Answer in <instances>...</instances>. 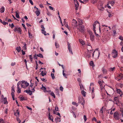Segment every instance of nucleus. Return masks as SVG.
<instances>
[{
	"instance_id": "nucleus-15",
	"label": "nucleus",
	"mask_w": 123,
	"mask_h": 123,
	"mask_svg": "<svg viewBox=\"0 0 123 123\" xmlns=\"http://www.w3.org/2000/svg\"><path fill=\"white\" fill-rule=\"evenodd\" d=\"M14 115L17 116V115L18 116H19V111L18 109L16 110V112H14Z\"/></svg>"
},
{
	"instance_id": "nucleus-36",
	"label": "nucleus",
	"mask_w": 123,
	"mask_h": 123,
	"mask_svg": "<svg viewBox=\"0 0 123 123\" xmlns=\"http://www.w3.org/2000/svg\"><path fill=\"white\" fill-rule=\"evenodd\" d=\"M46 73H44L43 72V71H41V75L42 76H44V75H46Z\"/></svg>"
},
{
	"instance_id": "nucleus-55",
	"label": "nucleus",
	"mask_w": 123,
	"mask_h": 123,
	"mask_svg": "<svg viewBox=\"0 0 123 123\" xmlns=\"http://www.w3.org/2000/svg\"><path fill=\"white\" fill-rule=\"evenodd\" d=\"M115 110V109L114 108L113 109H112L111 110V111L110 112V114L112 115L113 113V112H112L113 111H114Z\"/></svg>"
},
{
	"instance_id": "nucleus-22",
	"label": "nucleus",
	"mask_w": 123,
	"mask_h": 123,
	"mask_svg": "<svg viewBox=\"0 0 123 123\" xmlns=\"http://www.w3.org/2000/svg\"><path fill=\"white\" fill-rule=\"evenodd\" d=\"M16 49L18 52H19L21 50V48L20 46L17 47L16 48Z\"/></svg>"
},
{
	"instance_id": "nucleus-27",
	"label": "nucleus",
	"mask_w": 123,
	"mask_h": 123,
	"mask_svg": "<svg viewBox=\"0 0 123 123\" xmlns=\"http://www.w3.org/2000/svg\"><path fill=\"white\" fill-rule=\"evenodd\" d=\"M35 13L37 16H38L40 14V12L39 11L37 10L36 11Z\"/></svg>"
},
{
	"instance_id": "nucleus-30",
	"label": "nucleus",
	"mask_w": 123,
	"mask_h": 123,
	"mask_svg": "<svg viewBox=\"0 0 123 123\" xmlns=\"http://www.w3.org/2000/svg\"><path fill=\"white\" fill-rule=\"evenodd\" d=\"M37 56H38L41 58H43V56L42 54H41L39 53L37 55Z\"/></svg>"
},
{
	"instance_id": "nucleus-23",
	"label": "nucleus",
	"mask_w": 123,
	"mask_h": 123,
	"mask_svg": "<svg viewBox=\"0 0 123 123\" xmlns=\"http://www.w3.org/2000/svg\"><path fill=\"white\" fill-rule=\"evenodd\" d=\"M94 88L93 87L92 88V98H94Z\"/></svg>"
},
{
	"instance_id": "nucleus-41",
	"label": "nucleus",
	"mask_w": 123,
	"mask_h": 123,
	"mask_svg": "<svg viewBox=\"0 0 123 123\" xmlns=\"http://www.w3.org/2000/svg\"><path fill=\"white\" fill-rule=\"evenodd\" d=\"M115 68V67L113 68H109V71H113L114 70V69Z\"/></svg>"
},
{
	"instance_id": "nucleus-45",
	"label": "nucleus",
	"mask_w": 123,
	"mask_h": 123,
	"mask_svg": "<svg viewBox=\"0 0 123 123\" xmlns=\"http://www.w3.org/2000/svg\"><path fill=\"white\" fill-rule=\"evenodd\" d=\"M17 88V92L18 93H20L21 92V90L20 88Z\"/></svg>"
},
{
	"instance_id": "nucleus-11",
	"label": "nucleus",
	"mask_w": 123,
	"mask_h": 123,
	"mask_svg": "<svg viewBox=\"0 0 123 123\" xmlns=\"http://www.w3.org/2000/svg\"><path fill=\"white\" fill-rule=\"evenodd\" d=\"M24 91V92H25L27 93L30 95H31L32 94V93L31 92V91L30 89H29L28 90H25Z\"/></svg>"
},
{
	"instance_id": "nucleus-13",
	"label": "nucleus",
	"mask_w": 123,
	"mask_h": 123,
	"mask_svg": "<svg viewBox=\"0 0 123 123\" xmlns=\"http://www.w3.org/2000/svg\"><path fill=\"white\" fill-rule=\"evenodd\" d=\"M114 100L115 101L116 104H117L119 102L118 98L117 97H115L114 98Z\"/></svg>"
},
{
	"instance_id": "nucleus-3",
	"label": "nucleus",
	"mask_w": 123,
	"mask_h": 123,
	"mask_svg": "<svg viewBox=\"0 0 123 123\" xmlns=\"http://www.w3.org/2000/svg\"><path fill=\"white\" fill-rule=\"evenodd\" d=\"M97 23L99 24L98 22V21H96L94 22V24L93 25V30L94 31V33L96 36H98V34H96L95 29L96 28V24H97Z\"/></svg>"
},
{
	"instance_id": "nucleus-48",
	"label": "nucleus",
	"mask_w": 123,
	"mask_h": 123,
	"mask_svg": "<svg viewBox=\"0 0 123 123\" xmlns=\"http://www.w3.org/2000/svg\"><path fill=\"white\" fill-rule=\"evenodd\" d=\"M72 103L73 105H76V106H77L78 105L77 103H76V102H73Z\"/></svg>"
},
{
	"instance_id": "nucleus-16",
	"label": "nucleus",
	"mask_w": 123,
	"mask_h": 123,
	"mask_svg": "<svg viewBox=\"0 0 123 123\" xmlns=\"http://www.w3.org/2000/svg\"><path fill=\"white\" fill-rule=\"evenodd\" d=\"M19 98L21 100H27V98L26 97H25L23 96H20Z\"/></svg>"
},
{
	"instance_id": "nucleus-4",
	"label": "nucleus",
	"mask_w": 123,
	"mask_h": 123,
	"mask_svg": "<svg viewBox=\"0 0 123 123\" xmlns=\"http://www.w3.org/2000/svg\"><path fill=\"white\" fill-rule=\"evenodd\" d=\"M114 117L115 119L118 120L119 118V114L117 111L115 112L114 114Z\"/></svg>"
},
{
	"instance_id": "nucleus-2",
	"label": "nucleus",
	"mask_w": 123,
	"mask_h": 123,
	"mask_svg": "<svg viewBox=\"0 0 123 123\" xmlns=\"http://www.w3.org/2000/svg\"><path fill=\"white\" fill-rule=\"evenodd\" d=\"M21 82L22 83L21 84V86L23 88H25L26 87H27L29 85V83L26 81L23 80Z\"/></svg>"
},
{
	"instance_id": "nucleus-25",
	"label": "nucleus",
	"mask_w": 123,
	"mask_h": 123,
	"mask_svg": "<svg viewBox=\"0 0 123 123\" xmlns=\"http://www.w3.org/2000/svg\"><path fill=\"white\" fill-rule=\"evenodd\" d=\"M79 41L80 43L82 45H83L85 44V42L84 41H83L82 39H79Z\"/></svg>"
},
{
	"instance_id": "nucleus-57",
	"label": "nucleus",
	"mask_w": 123,
	"mask_h": 123,
	"mask_svg": "<svg viewBox=\"0 0 123 123\" xmlns=\"http://www.w3.org/2000/svg\"><path fill=\"white\" fill-rule=\"evenodd\" d=\"M37 55L36 54H35V55H34L33 56V57L34 58H35V59H37Z\"/></svg>"
},
{
	"instance_id": "nucleus-51",
	"label": "nucleus",
	"mask_w": 123,
	"mask_h": 123,
	"mask_svg": "<svg viewBox=\"0 0 123 123\" xmlns=\"http://www.w3.org/2000/svg\"><path fill=\"white\" fill-rule=\"evenodd\" d=\"M57 117V119H56L57 121L58 122H60L61 120H60V118L58 117Z\"/></svg>"
},
{
	"instance_id": "nucleus-47",
	"label": "nucleus",
	"mask_w": 123,
	"mask_h": 123,
	"mask_svg": "<svg viewBox=\"0 0 123 123\" xmlns=\"http://www.w3.org/2000/svg\"><path fill=\"white\" fill-rule=\"evenodd\" d=\"M106 92L107 95L109 96L110 97H111V95L113 94V93H110V92H109V93L110 94H109L107 92Z\"/></svg>"
},
{
	"instance_id": "nucleus-59",
	"label": "nucleus",
	"mask_w": 123,
	"mask_h": 123,
	"mask_svg": "<svg viewBox=\"0 0 123 123\" xmlns=\"http://www.w3.org/2000/svg\"><path fill=\"white\" fill-rule=\"evenodd\" d=\"M28 34L29 37H32V34H31L29 32V31L28 32Z\"/></svg>"
},
{
	"instance_id": "nucleus-24",
	"label": "nucleus",
	"mask_w": 123,
	"mask_h": 123,
	"mask_svg": "<svg viewBox=\"0 0 123 123\" xmlns=\"http://www.w3.org/2000/svg\"><path fill=\"white\" fill-rule=\"evenodd\" d=\"M7 98H4L3 102V103L4 104H7V102L6 100Z\"/></svg>"
},
{
	"instance_id": "nucleus-40",
	"label": "nucleus",
	"mask_w": 123,
	"mask_h": 123,
	"mask_svg": "<svg viewBox=\"0 0 123 123\" xmlns=\"http://www.w3.org/2000/svg\"><path fill=\"white\" fill-rule=\"evenodd\" d=\"M42 31V33L43 34H44L45 35H46L47 34H46V32L44 31V30H41Z\"/></svg>"
},
{
	"instance_id": "nucleus-49",
	"label": "nucleus",
	"mask_w": 123,
	"mask_h": 123,
	"mask_svg": "<svg viewBox=\"0 0 123 123\" xmlns=\"http://www.w3.org/2000/svg\"><path fill=\"white\" fill-rule=\"evenodd\" d=\"M0 123H5L4 121L2 118L0 119Z\"/></svg>"
},
{
	"instance_id": "nucleus-17",
	"label": "nucleus",
	"mask_w": 123,
	"mask_h": 123,
	"mask_svg": "<svg viewBox=\"0 0 123 123\" xmlns=\"http://www.w3.org/2000/svg\"><path fill=\"white\" fill-rule=\"evenodd\" d=\"M103 82H104L103 81H99L98 82V83L101 86V89L103 88V86H102V84Z\"/></svg>"
},
{
	"instance_id": "nucleus-29",
	"label": "nucleus",
	"mask_w": 123,
	"mask_h": 123,
	"mask_svg": "<svg viewBox=\"0 0 123 123\" xmlns=\"http://www.w3.org/2000/svg\"><path fill=\"white\" fill-rule=\"evenodd\" d=\"M87 48V50L89 51H91L92 49V47L90 45H88Z\"/></svg>"
},
{
	"instance_id": "nucleus-6",
	"label": "nucleus",
	"mask_w": 123,
	"mask_h": 123,
	"mask_svg": "<svg viewBox=\"0 0 123 123\" xmlns=\"http://www.w3.org/2000/svg\"><path fill=\"white\" fill-rule=\"evenodd\" d=\"M14 31H17L20 34H21L22 31L20 27L18 28L15 27L14 29Z\"/></svg>"
},
{
	"instance_id": "nucleus-12",
	"label": "nucleus",
	"mask_w": 123,
	"mask_h": 123,
	"mask_svg": "<svg viewBox=\"0 0 123 123\" xmlns=\"http://www.w3.org/2000/svg\"><path fill=\"white\" fill-rule=\"evenodd\" d=\"M122 78V77L120 75H119L117 77L115 78V79H116L118 81L120 80Z\"/></svg>"
},
{
	"instance_id": "nucleus-64",
	"label": "nucleus",
	"mask_w": 123,
	"mask_h": 123,
	"mask_svg": "<svg viewBox=\"0 0 123 123\" xmlns=\"http://www.w3.org/2000/svg\"><path fill=\"white\" fill-rule=\"evenodd\" d=\"M49 9L52 10H54V8L51 6H49Z\"/></svg>"
},
{
	"instance_id": "nucleus-19",
	"label": "nucleus",
	"mask_w": 123,
	"mask_h": 123,
	"mask_svg": "<svg viewBox=\"0 0 123 123\" xmlns=\"http://www.w3.org/2000/svg\"><path fill=\"white\" fill-rule=\"evenodd\" d=\"M102 71L104 74H106L107 72L106 70L104 68H103L102 69Z\"/></svg>"
},
{
	"instance_id": "nucleus-28",
	"label": "nucleus",
	"mask_w": 123,
	"mask_h": 123,
	"mask_svg": "<svg viewBox=\"0 0 123 123\" xmlns=\"http://www.w3.org/2000/svg\"><path fill=\"white\" fill-rule=\"evenodd\" d=\"M90 37L92 41H93L94 40V36L93 34L92 35L90 36Z\"/></svg>"
},
{
	"instance_id": "nucleus-42",
	"label": "nucleus",
	"mask_w": 123,
	"mask_h": 123,
	"mask_svg": "<svg viewBox=\"0 0 123 123\" xmlns=\"http://www.w3.org/2000/svg\"><path fill=\"white\" fill-rule=\"evenodd\" d=\"M29 57L31 61L32 62L33 61V58L32 56L31 55H29Z\"/></svg>"
},
{
	"instance_id": "nucleus-60",
	"label": "nucleus",
	"mask_w": 123,
	"mask_h": 123,
	"mask_svg": "<svg viewBox=\"0 0 123 123\" xmlns=\"http://www.w3.org/2000/svg\"><path fill=\"white\" fill-rule=\"evenodd\" d=\"M63 72V73H62L63 74V75L64 76H65V77L66 78V76L65 75V74L64 73V70H63V72Z\"/></svg>"
},
{
	"instance_id": "nucleus-43",
	"label": "nucleus",
	"mask_w": 123,
	"mask_h": 123,
	"mask_svg": "<svg viewBox=\"0 0 123 123\" xmlns=\"http://www.w3.org/2000/svg\"><path fill=\"white\" fill-rule=\"evenodd\" d=\"M90 35V36L93 35L92 32L90 31H88Z\"/></svg>"
},
{
	"instance_id": "nucleus-38",
	"label": "nucleus",
	"mask_w": 123,
	"mask_h": 123,
	"mask_svg": "<svg viewBox=\"0 0 123 123\" xmlns=\"http://www.w3.org/2000/svg\"><path fill=\"white\" fill-rule=\"evenodd\" d=\"M50 94L51 95V96H53L54 98H55V96L54 93V92H52L50 93Z\"/></svg>"
},
{
	"instance_id": "nucleus-53",
	"label": "nucleus",
	"mask_w": 123,
	"mask_h": 123,
	"mask_svg": "<svg viewBox=\"0 0 123 123\" xmlns=\"http://www.w3.org/2000/svg\"><path fill=\"white\" fill-rule=\"evenodd\" d=\"M55 111H59L58 110V109L57 106L56 105V106H55Z\"/></svg>"
},
{
	"instance_id": "nucleus-50",
	"label": "nucleus",
	"mask_w": 123,
	"mask_h": 123,
	"mask_svg": "<svg viewBox=\"0 0 123 123\" xmlns=\"http://www.w3.org/2000/svg\"><path fill=\"white\" fill-rule=\"evenodd\" d=\"M2 23L4 25H5L6 24H8L7 23L5 22L4 21H3Z\"/></svg>"
},
{
	"instance_id": "nucleus-63",
	"label": "nucleus",
	"mask_w": 123,
	"mask_h": 123,
	"mask_svg": "<svg viewBox=\"0 0 123 123\" xmlns=\"http://www.w3.org/2000/svg\"><path fill=\"white\" fill-rule=\"evenodd\" d=\"M119 38L120 40H123V37L122 36H120Z\"/></svg>"
},
{
	"instance_id": "nucleus-7",
	"label": "nucleus",
	"mask_w": 123,
	"mask_h": 123,
	"mask_svg": "<svg viewBox=\"0 0 123 123\" xmlns=\"http://www.w3.org/2000/svg\"><path fill=\"white\" fill-rule=\"evenodd\" d=\"M112 52V55L113 57L114 58L116 57L117 55V53L116 50H114Z\"/></svg>"
},
{
	"instance_id": "nucleus-32",
	"label": "nucleus",
	"mask_w": 123,
	"mask_h": 123,
	"mask_svg": "<svg viewBox=\"0 0 123 123\" xmlns=\"http://www.w3.org/2000/svg\"><path fill=\"white\" fill-rule=\"evenodd\" d=\"M90 66H92L93 67L94 66V63L92 61L90 62Z\"/></svg>"
},
{
	"instance_id": "nucleus-14",
	"label": "nucleus",
	"mask_w": 123,
	"mask_h": 123,
	"mask_svg": "<svg viewBox=\"0 0 123 123\" xmlns=\"http://www.w3.org/2000/svg\"><path fill=\"white\" fill-rule=\"evenodd\" d=\"M117 93L120 94V96H121L123 94L122 92L120 89H117Z\"/></svg>"
},
{
	"instance_id": "nucleus-35",
	"label": "nucleus",
	"mask_w": 123,
	"mask_h": 123,
	"mask_svg": "<svg viewBox=\"0 0 123 123\" xmlns=\"http://www.w3.org/2000/svg\"><path fill=\"white\" fill-rule=\"evenodd\" d=\"M79 25H81L83 24V22L82 20H79Z\"/></svg>"
},
{
	"instance_id": "nucleus-58",
	"label": "nucleus",
	"mask_w": 123,
	"mask_h": 123,
	"mask_svg": "<svg viewBox=\"0 0 123 123\" xmlns=\"http://www.w3.org/2000/svg\"><path fill=\"white\" fill-rule=\"evenodd\" d=\"M77 80L79 82V83H81V80L80 78H78L77 79Z\"/></svg>"
},
{
	"instance_id": "nucleus-9",
	"label": "nucleus",
	"mask_w": 123,
	"mask_h": 123,
	"mask_svg": "<svg viewBox=\"0 0 123 123\" xmlns=\"http://www.w3.org/2000/svg\"><path fill=\"white\" fill-rule=\"evenodd\" d=\"M74 2L75 3V6L76 7V10H77L78 9V7L79 6V4L78 1L76 0H74Z\"/></svg>"
},
{
	"instance_id": "nucleus-44",
	"label": "nucleus",
	"mask_w": 123,
	"mask_h": 123,
	"mask_svg": "<svg viewBox=\"0 0 123 123\" xmlns=\"http://www.w3.org/2000/svg\"><path fill=\"white\" fill-rule=\"evenodd\" d=\"M16 13V17L17 18H19V16L18 14L17 13V12H15Z\"/></svg>"
},
{
	"instance_id": "nucleus-54",
	"label": "nucleus",
	"mask_w": 123,
	"mask_h": 123,
	"mask_svg": "<svg viewBox=\"0 0 123 123\" xmlns=\"http://www.w3.org/2000/svg\"><path fill=\"white\" fill-rule=\"evenodd\" d=\"M103 107H102L100 109V113H103Z\"/></svg>"
},
{
	"instance_id": "nucleus-61",
	"label": "nucleus",
	"mask_w": 123,
	"mask_h": 123,
	"mask_svg": "<svg viewBox=\"0 0 123 123\" xmlns=\"http://www.w3.org/2000/svg\"><path fill=\"white\" fill-rule=\"evenodd\" d=\"M29 1L30 3H31V4L32 5H33V2L32 0H29Z\"/></svg>"
},
{
	"instance_id": "nucleus-26",
	"label": "nucleus",
	"mask_w": 123,
	"mask_h": 123,
	"mask_svg": "<svg viewBox=\"0 0 123 123\" xmlns=\"http://www.w3.org/2000/svg\"><path fill=\"white\" fill-rule=\"evenodd\" d=\"M81 93L82 94V95L84 97H85L86 95V92H85L84 91V90H83L81 91Z\"/></svg>"
},
{
	"instance_id": "nucleus-52",
	"label": "nucleus",
	"mask_w": 123,
	"mask_h": 123,
	"mask_svg": "<svg viewBox=\"0 0 123 123\" xmlns=\"http://www.w3.org/2000/svg\"><path fill=\"white\" fill-rule=\"evenodd\" d=\"M83 118L85 122H86L87 120L86 117V115H84V116Z\"/></svg>"
},
{
	"instance_id": "nucleus-18",
	"label": "nucleus",
	"mask_w": 123,
	"mask_h": 123,
	"mask_svg": "<svg viewBox=\"0 0 123 123\" xmlns=\"http://www.w3.org/2000/svg\"><path fill=\"white\" fill-rule=\"evenodd\" d=\"M79 84L80 86V89L82 90H84V88L83 85L81 83H79Z\"/></svg>"
},
{
	"instance_id": "nucleus-20",
	"label": "nucleus",
	"mask_w": 123,
	"mask_h": 123,
	"mask_svg": "<svg viewBox=\"0 0 123 123\" xmlns=\"http://www.w3.org/2000/svg\"><path fill=\"white\" fill-rule=\"evenodd\" d=\"M5 11V8L3 6H2L1 8L0 9V12L1 13Z\"/></svg>"
},
{
	"instance_id": "nucleus-37",
	"label": "nucleus",
	"mask_w": 123,
	"mask_h": 123,
	"mask_svg": "<svg viewBox=\"0 0 123 123\" xmlns=\"http://www.w3.org/2000/svg\"><path fill=\"white\" fill-rule=\"evenodd\" d=\"M55 44L56 48H59V45L58 43L55 42Z\"/></svg>"
},
{
	"instance_id": "nucleus-31",
	"label": "nucleus",
	"mask_w": 123,
	"mask_h": 123,
	"mask_svg": "<svg viewBox=\"0 0 123 123\" xmlns=\"http://www.w3.org/2000/svg\"><path fill=\"white\" fill-rule=\"evenodd\" d=\"M99 9L103 11L104 10V8L102 6L100 5L99 7Z\"/></svg>"
},
{
	"instance_id": "nucleus-34",
	"label": "nucleus",
	"mask_w": 123,
	"mask_h": 123,
	"mask_svg": "<svg viewBox=\"0 0 123 123\" xmlns=\"http://www.w3.org/2000/svg\"><path fill=\"white\" fill-rule=\"evenodd\" d=\"M24 46L23 47V49L24 50H26L27 49L26 48V44L25 43L24 44Z\"/></svg>"
},
{
	"instance_id": "nucleus-21",
	"label": "nucleus",
	"mask_w": 123,
	"mask_h": 123,
	"mask_svg": "<svg viewBox=\"0 0 123 123\" xmlns=\"http://www.w3.org/2000/svg\"><path fill=\"white\" fill-rule=\"evenodd\" d=\"M42 87L41 88V89L43 90L44 92H48L46 90V88L43 86V85H42Z\"/></svg>"
},
{
	"instance_id": "nucleus-46",
	"label": "nucleus",
	"mask_w": 123,
	"mask_h": 123,
	"mask_svg": "<svg viewBox=\"0 0 123 123\" xmlns=\"http://www.w3.org/2000/svg\"><path fill=\"white\" fill-rule=\"evenodd\" d=\"M49 119L50 120H51L52 121H53V119H51V116H50V113H49Z\"/></svg>"
},
{
	"instance_id": "nucleus-5",
	"label": "nucleus",
	"mask_w": 123,
	"mask_h": 123,
	"mask_svg": "<svg viewBox=\"0 0 123 123\" xmlns=\"http://www.w3.org/2000/svg\"><path fill=\"white\" fill-rule=\"evenodd\" d=\"M84 27L83 25H80L77 28V29L81 32H83Z\"/></svg>"
},
{
	"instance_id": "nucleus-39",
	"label": "nucleus",
	"mask_w": 123,
	"mask_h": 123,
	"mask_svg": "<svg viewBox=\"0 0 123 123\" xmlns=\"http://www.w3.org/2000/svg\"><path fill=\"white\" fill-rule=\"evenodd\" d=\"M51 75L52 78L53 79H54L55 78V77L54 76V74H53L52 73H51Z\"/></svg>"
},
{
	"instance_id": "nucleus-33",
	"label": "nucleus",
	"mask_w": 123,
	"mask_h": 123,
	"mask_svg": "<svg viewBox=\"0 0 123 123\" xmlns=\"http://www.w3.org/2000/svg\"><path fill=\"white\" fill-rule=\"evenodd\" d=\"M105 25H102V31L103 32H104L105 31V29H106V28H105Z\"/></svg>"
},
{
	"instance_id": "nucleus-56",
	"label": "nucleus",
	"mask_w": 123,
	"mask_h": 123,
	"mask_svg": "<svg viewBox=\"0 0 123 123\" xmlns=\"http://www.w3.org/2000/svg\"><path fill=\"white\" fill-rule=\"evenodd\" d=\"M60 89L61 91H62L63 90V88L62 86H61L60 87Z\"/></svg>"
},
{
	"instance_id": "nucleus-10",
	"label": "nucleus",
	"mask_w": 123,
	"mask_h": 123,
	"mask_svg": "<svg viewBox=\"0 0 123 123\" xmlns=\"http://www.w3.org/2000/svg\"><path fill=\"white\" fill-rule=\"evenodd\" d=\"M68 49L69 50V52L70 53H71L72 54H73V53L71 49V46L70 43H69L68 42Z\"/></svg>"
},
{
	"instance_id": "nucleus-1",
	"label": "nucleus",
	"mask_w": 123,
	"mask_h": 123,
	"mask_svg": "<svg viewBox=\"0 0 123 123\" xmlns=\"http://www.w3.org/2000/svg\"><path fill=\"white\" fill-rule=\"evenodd\" d=\"M98 49H96L93 53V57L94 54L95 55V57H97L98 58L99 57L100 53L99 51L98 50Z\"/></svg>"
},
{
	"instance_id": "nucleus-8",
	"label": "nucleus",
	"mask_w": 123,
	"mask_h": 123,
	"mask_svg": "<svg viewBox=\"0 0 123 123\" xmlns=\"http://www.w3.org/2000/svg\"><path fill=\"white\" fill-rule=\"evenodd\" d=\"M72 25L74 26V27H76L77 26V23L76 21L74 19L73 20Z\"/></svg>"
},
{
	"instance_id": "nucleus-62",
	"label": "nucleus",
	"mask_w": 123,
	"mask_h": 123,
	"mask_svg": "<svg viewBox=\"0 0 123 123\" xmlns=\"http://www.w3.org/2000/svg\"><path fill=\"white\" fill-rule=\"evenodd\" d=\"M14 27V25H13V23H12L11 26H10V27L12 28Z\"/></svg>"
}]
</instances>
